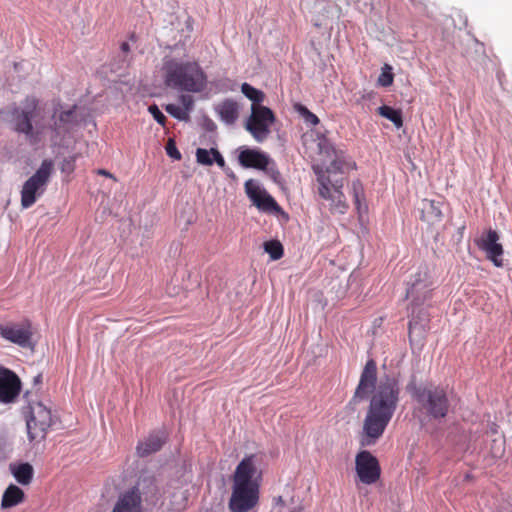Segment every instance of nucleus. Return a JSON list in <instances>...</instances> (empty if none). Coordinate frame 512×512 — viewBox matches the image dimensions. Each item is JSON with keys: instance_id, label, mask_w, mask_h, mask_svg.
Here are the masks:
<instances>
[{"instance_id": "20e7f679", "label": "nucleus", "mask_w": 512, "mask_h": 512, "mask_svg": "<svg viewBox=\"0 0 512 512\" xmlns=\"http://www.w3.org/2000/svg\"><path fill=\"white\" fill-rule=\"evenodd\" d=\"M254 458V455L244 457L235 469L228 503L231 512H248L259 503L261 476Z\"/></svg>"}, {"instance_id": "2eb2a0df", "label": "nucleus", "mask_w": 512, "mask_h": 512, "mask_svg": "<svg viewBox=\"0 0 512 512\" xmlns=\"http://www.w3.org/2000/svg\"><path fill=\"white\" fill-rule=\"evenodd\" d=\"M498 241V233L495 230L489 229L486 235L477 241V245L482 251L486 253L488 260H490L496 267H502V255L504 250Z\"/></svg>"}, {"instance_id": "f257e3e1", "label": "nucleus", "mask_w": 512, "mask_h": 512, "mask_svg": "<svg viewBox=\"0 0 512 512\" xmlns=\"http://www.w3.org/2000/svg\"><path fill=\"white\" fill-rule=\"evenodd\" d=\"M401 389L395 378L377 383V365L373 359L366 362L351 402L357 404L370 396L363 420L361 446H372L383 436L400 400Z\"/></svg>"}, {"instance_id": "c756f323", "label": "nucleus", "mask_w": 512, "mask_h": 512, "mask_svg": "<svg viewBox=\"0 0 512 512\" xmlns=\"http://www.w3.org/2000/svg\"><path fill=\"white\" fill-rule=\"evenodd\" d=\"M196 161L201 165L211 166L213 164L212 148L210 150L198 148L196 150Z\"/></svg>"}, {"instance_id": "bb28decb", "label": "nucleus", "mask_w": 512, "mask_h": 512, "mask_svg": "<svg viewBox=\"0 0 512 512\" xmlns=\"http://www.w3.org/2000/svg\"><path fill=\"white\" fill-rule=\"evenodd\" d=\"M394 75L392 73V67L385 64L382 68L381 74L378 77V84L382 87H389L393 84Z\"/></svg>"}, {"instance_id": "7ed1b4c3", "label": "nucleus", "mask_w": 512, "mask_h": 512, "mask_svg": "<svg viewBox=\"0 0 512 512\" xmlns=\"http://www.w3.org/2000/svg\"><path fill=\"white\" fill-rule=\"evenodd\" d=\"M319 154L330 161L325 169L315 166L314 172L319 183V195L330 202L332 213L345 214L348 210V203L342 192L344 186L343 175L350 169L355 168L344 151L337 150L325 137L319 139Z\"/></svg>"}, {"instance_id": "1a4fd4ad", "label": "nucleus", "mask_w": 512, "mask_h": 512, "mask_svg": "<svg viewBox=\"0 0 512 512\" xmlns=\"http://www.w3.org/2000/svg\"><path fill=\"white\" fill-rule=\"evenodd\" d=\"M275 121V114L269 107L251 105V114L245 122V129L257 142H263L268 138Z\"/></svg>"}, {"instance_id": "39448f33", "label": "nucleus", "mask_w": 512, "mask_h": 512, "mask_svg": "<svg viewBox=\"0 0 512 512\" xmlns=\"http://www.w3.org/2000/svg\"><path fill=\"white\" fill-rule=\"evenodd\" d=\"M164 84L179 91L198 93L207 85V75L197 61L166 59L162 66Z\"/></svg>"}, {"instance_id": "7c9ffc66", "label": "nucleus", "mask_w": 512, "mask_h": 512, "mask_svg": "<svg viewBox=\"0 0 512 512\" xmlns=\"http://www.w3.org/2000/svg\"><path fill=\"white\" fill-rule=\"evenodd\" d=\"M149 113L153 116V118L162 126H165L166 123V117L165 115L160 111L158 106L156 104H152L148 107Z\"/></svg>"}, {"instance_id": "cd10ccee", "label": "nucleus", "mask_w": 512, "mask_h": 512, "mask_svg": "<svg viewBox=\"0 0 512 512\" xmlns=\"http://www.w3.org/2000/svg\"><path fill=\"white\" fill-rule=\"evenodd\" d=\"M351 190H352L356 209L360 212L361 203H362V200H364V190H363V186H362L361 182L358 180L353 181Z\"/></svg>"}, {"instance_id": "2f4dec72", "label": "nucleus", "mask_w": 512, "mask_h": 512, "mask_svg": "<svg viewBox=\"0 0 512 512\" xmlns=\"http://www.w3.org/2000/svg\"><path fill=\"white\" fill-rule=\"evenodd\" d=\"M165 150H166L167 155L175 160H180L182 157L181 153L179 152V150L177 149V147L175 145L174 140H172V139L168 140Z\"/></svg>"}, {"instance_id": "6ab92c4d", "label": "nucleus", "mask_w": 512, "mask_h": 512, "mask_svg": "<svg viewBox=\"0 0 512 512\" xmlns=\"http://www.w3.org/2000/svg\"><path fill=\"white\" fill-rule=\"evenodd\" d=\"M9 470L18 484L28 486L32 483L34 469L30 463L10 464Z\"/></svg>"}, {"instance_id": "5701e85b", "label": "nucleus", "mask_w": 512, "mask_h": 512, "mask_svg": "<svg viewBox=\"0 0 512 512\" xmlns=\"http://www.w3.org/2000/svg\"><path fill=\"white\" fill-rule=\"evenodd\" d=\"M378 113L382 117L390 120L396 128H401L403 126L402 112L400 110L383 105L378 108Z\"/></svg>"}, {"instance_id": "f3484780", "label": "nucleus", "mask_w": 512, "mask_h": 512, "mask_svg": "<svg viewBox=\"0 0 512 512\" xmlns=\"http://www.w3.org/2000/svg\"><path fill=\"white\" fill-rule=\"evenodd\" d=\"M238 162L244 168L265 170L269 165L270 158L259 150L245 148L240 151Z\"/></svg>"}, {"instance_id": "f8f14e48", "label": "nucleus", "mask_w": 512, "mask_h": 512, "mask_svg": "<svg viewBox=\"0 0 512 512\" xmlns=\"http://www.w3.org/2000/svg\"><path fill=\"white\" fill-rule=\"evenodd\" d=\"M245 192L259 210L263 212H278L280 206L275 199L265 190L258 186L253 180L245 182Z\"/></svg>"}, {"instance_id": "e433bc0d", "label": "nucleus", "mask_w": 512, "mask_h": 512, "mask_svg": "<svg viewBox=\"0 0 512 512\" xmlns=\"http://www.w3.org/2000/svg\"><path fill=\"white\" fill-rule=\"evenodd\" d=\"M97 173L99 175H103V176H106V177H109V178H114L113 175L110 172H108L107 170H104V169H99L97 171Z\"/></svg>"}, {"instance_id": "72a5a7b5", "label": "nucleus", "mask_w": 512, "mask_h": 512, "mask_svg": "<svg viewBox=\"0 0 512 512\" xmlns=\"http://www.w3.org/2000/svg\"><path fill=\"white\" fill-rule=\"evenodd\" d=\"M213 163L215 162L219 167L225 166V160L221 153L216 148H212Z\"/></svg>"}, {"instance_id": "423d86ee", "label": "nucleus", "mask_w": 512, "mask_h": 512, "mask_svg": "<svg viewBox=\"0 0 512 512\" xmlns=\"http://www.w3.org/2000/svg\"><path fill=\"white\" fill-rule=\"evenodd\" d=\"M407 392L417 402L418 410L433 419H443L449 413L450 401L444 388L434 385L418 386L412 379Z\"/></svg>"}, {"instance_id": "393cba45", "label": "nucleus", "mask_w": 512, "mask_h": 512, "mask_svg": "<svg viewBox=\"0 0 512 512\" xmlns=\"http://www.w3.org/2000/svg\"><path fill=\"white\" fill-rule=\"evenodd\" d=\"M264 248L273 260H278L283 256V246L277 240L265 242Z\"/></svg>"}, {"instance_id": "4be33fe9", "label": "nucleus", "mask_w": 512, "mask_h": 512, "mask_svg": "<svg viewBox=\"0 0 512 512\" xmlns=\"http://www.w3.org/2000/svg\"><path fill=\"white\" fill-rule=\"evenodd\" d=\"M420 284L414 283L408 290H407V298H410L412 301L413 306H420L425 301L429 300L431 298V290L425 289L422 293H420Z\"/></svg>"}, {"instance_id": "58836bf2", "label": "nucleus", "mask_w": 512, "mask_h": 512, "mask_svg": "<svg viewBox=\"0 0 512 512\" xmlns=\"http://www.w3.org/2000/svg\"><path fill=\"white\" fill-rule=\"evenodd\" d=\"M290 512H302V509H301V508H295V509H293V510H292V511H290Z\"/></svg>"}, {"instance_id": "b1692460", "label": "nucleus", "mask_w": 512, "mask_h": 512, "mask_svg": "<svg viewBox=\"0 0 512 512\" xmlns=\"http://www.w3.org/2000/svg\"><path fill=\"white\" fill-rule=\"evenodd\" d=\"M241 92L252 101V105L258 104L261 105L265 98V94L263 91L254 88L248 83H243L241 85Z\"/></svg>"}, {"instance_id": "473e14b6", "label": "nucleus", "mask_w": 512, "mask_h": 512, "mask_svg": "<svg viewBox=\"0 0 512 512\" xmlns=\"http://www.w3.org/2000/svg\"><path fill=\"white\" fill-rule=\"evenodd\" d=\"M180 102L183 105V109L189 114L194 104L193 98L190 95L183 94L180 96Z\"/></svg>"}, {"instance_id": "aec40b11", "label": "nucleus", "mask_w": 512, "mask_h": 512, "mask_svg": "<svg viewBox=\"0 0 512 512\" xmlns=\"http://www.w3.org/2000/svg\"><path fill=\"white\" fill-rule=\"evenodd\" d=\"M25 500L24 491L15 484H10L3 492L1 499V508L9 509L15 507Z\"/></svg>"}, {"instance_id": "dca6fc26", "label": "nucleus", "mask_w": 512, "mask_h": 512, "mask_svg": "<svg viewBox=\"0 0 512 512\" xmlns=\"http://www.w3.org/2000/svg\"><path fill=\"white\" fill-rule=\"evenodd\" d=\"M442 203L430 199H422L417 206L419 218L427 224L428 229H435L443 220Z\"/></svg>"}, {"instance_id": "4468645a", "label": "nucleus", "mask_w": 512, "mask_h": 512, "mask_svg": "<svg viewBox=\"0 0 512 512\" xmlns=\"http://www.w3.org/2000/svg\"><path fill=\"white\" fill-rule=\"evenodd\" d=\"M111 512H143L139 483L119 494Z\"/></svg>"}, {"instance_id": "6e6552de", "label": "nucleus", "mask_w": 512, "mask_h": 512, "mask_svg": "<svg viewBox=\"0 0 512 512\" xmlns=\"http://www.w3.org/2000/svg\"><path fill=\"white\" fill-rule=\"evenodd\" d=\"M53 172V162L45 159L37 171L29 177L21 189V206L29 208L34 205L39 197L46 191Z\"/></svg>"}, {"instance_id": "c9c22d12", "label": "nucleus", "mask_w": 512, "mask_h": 512, "mask_svg": "<svg viewBox=\"0 0 512 512\" xmlns=\"http://www.w3.org/2000/svg\"><path fill=\"white\" fill-rule=\"evenodd\" d=\"M416 326V321L415 319L413 318L412 320L409 321V326H408V330H409V337L411 338V334H412V331L413 329L415 328Z\"/></svg>"}, {"instance_id": "9d476101", "label": "nucleus", "mask_w": 512, "mask_h": 512, "mask_svg": "<svg viewBox=\"0 0 512 512\" xmlns=\"http://www.w3.org/2000/svg\"><path fill=\"white\" fill-rule=\"evenodd\" d=\"M355 470L359 480L366 485L375 484L381 476L378 459L369 451L362 450L355 457Z\"/></svg>"}, {"instance_id": "f03ea898", "label": "nucleus", "mask_w": 512, "mask_h": 512, "mask_svg": "<svg viewBox=\"0 0 512 512\" xmlns=\"http://www.w3.org/2000/svg\"><path fill=\"white\" fill-rule=\"evenodd\" d=\"M75 110L76 106L65 111L55 108L47 123L45 111L40 106L39 100L35 97H27L20 105H13L0 111V114L15 132L25 135L30 143L35 144L42 139L47 130H50L52 137L55 138L69 133L77 124Z\"/></svg>"}, {"instance_id": "a211bd4d", "label": "nucleus", "mask_w": 512, "mask_h": 512, "mask_svg": "<svg viewBox=\"0 0 512 512\" xmlns=\"http://www.w3.org/2000/svg\"><path fill=\"white\" fill-rule=\"evenodd\" d=\"M167 441V435L164 431L152 432L136 446V453L139 457H147L158 452Z\"/></svg>"}, {"instance_id": "4c0bfd02", "label": "nucleus", "mask_w": 512, "mask_h": 512, "mask_svg": "<svg viewBox=\"0 0 512 512\" xmlns=\"http://www.w3.org/2000/svg\"><path fill=\"white\" fill-rule=\"evenodd\" d=\"M120 48L124 53H128L130 51V46L127 42H123Z\"/></svg>"}, {"instance_id": "c85d7f7f", "label": "nucleus", "mask_w": 512, "mask_h": 512, "mask_svg": "<svg viewBox=\"0 0 512 512\" xmlns=\"http://www.w3.org/2000/svg\"><path fill=\"white\" fill-rule=\"evenodd\" d=\"M165 110L168 114H170L172 117H174L178 120H182V121L189 120V114L187 113V111H185L183 108H181L175 104L166 105Z\"/></svg>"}, {"instance_id": "412c9836", "label": "nucleus", "mask_w": 512, "mask_h": 512, "mask_svg": "<svg viewBox=\"0 0 512 512\" xmlns=\"http://www.w3.org/2000/svg\"><path fill=\"white\" fill-rule=\"evenodd\" d=\"M217 112L223 122L233 125L238 119L239 107L235 101L227 99L219 104Z\"/></svg>"}, {"instance_id": "9b49d317", "label": "nucleus", "mask_w": 512, "mask_h": 512, "mask_svg": "<svg viewBox=\"0 0 512 512\" xmlns=\"http://www.w3.org/2000/svg\"><path fill=\"white\" fill-rule=\"evenodd\" d=\"M0 336L8 342L27 348L31 345L33 336L32 324L29 320L0 324Z\"/></svg>"}, {"instance_id": "a878e982", "label": "nucleus", "mask_w": 512, "mask_h": 512, "mask_svg": "<svg viewBox=\"0 0 512 512\" xmlns=\"http://www.w3.org/2000/svg\"><path fill=\"white\" fill-rule=\"evenodd\" d=\"M294 108L303 117L306 123L313 126L319 124V118L304 105L297 103Z\"/></svg>"}, {"instance_id": "ddd939ff", "label": "nucleus", "mask_w": 512, "mask_h": 512, "mask_svg": "<svg viewBox=\"0 0 512 512\" xmlns=\"http://www.w3.org/2000/svg\"><path fill=\"white\" fill-rule=\"evenodd\" d=\"M21 391L20 378L13 371L0 366V402L12 403Z\"/></svg>"}, {"instance_id": "0eeeda50", "label": "nucleus", "mask_w": 512, "mask_h": 512, "mask_svg": "<svg viewBox=\"0 0 512 512\" xmlns=\"http://www.w3.org/2000/svg\"><path fill=\"white\" fill-rule=\"evenodd\" d=\"M22 411L29 441L36 443L43 441L53 424L51 409L41 401L28 400V404L23 407Z\"/></svg>"}, {"instance_id": "f704fd0d", "label": "nucleus", "mask_w": 512, "mask_h": 512, "mask_svg": "<svg viewBox=\"0 0 512 512\" xmlns=\"http://www.w3.org/2000/svg\"><path fill=\"white\" fill-rule=\"evenodd\" d=\"M73 161V159L71 161H65L62 170L68 169L69 171H72L74 169Z\"/></svg>"}]
</instances>
